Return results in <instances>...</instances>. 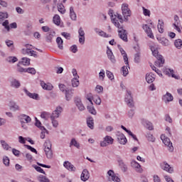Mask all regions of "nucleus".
<instances>
[{
	"label": "nucleus",
	"mask_w": 182,
	"mask_h": 182,
	"mask_svg": "<svg viewBox=\"0 0 182 182\" xmlns=\"http://www.w3.org/2000/svg\"><path fill=\"white\" fill-rule=\"evenodd\" d=\"M92 100L95 102V103L96 105H100V103H102V100L100 99V97H99V96L94 97Z\"/></svg>",
	"instance_id": "48"
},
{
	"label": "nucleus",
	"mask_w": 182,
	"mask_h": 182,
	"mask_svg": "<svg viewBox=\"0 0 182 182\" xmlns=\"http://www.w3.org/2000/svg\"><path fill=\"white\" fill-rule=\"evenodd\" d=\"M39 178L41 182H50L49 179L43 175L40 176Z\"/></svg>",
	"instance_id": "51"
},
{
	"label": "nucleus",
	"mask_w": 182,
	"mask_h": 182,
	"mask_svg": "<svg viewBox=\"0 0 182 182\" xmlns=\"http://www.w3.org/2000/svg\"><path fill=\"white\" fill-rule=\"evenodd\" d=\"M111 20L112 23L118 28V33H119V36L124 42H127V33L126 32V30L123 29V26L120 25V23L117 21V18L116 16H112Z\"/></svg>",
	"instance_id": "1"
},
{
	"label": "nucleus",
	"mask_w": 182,
	"mask_h": 182,
	"mask_svg": "<svg viewBox=\"0 0 182 182\" xmlns=\"http://www.w3.org/2000/svg\"><path fill=\"white\" fill-rule=\"evenodd\" d=\"M178 23H174L173 24V26H174V29H176L177 31V32H178V33H181V28H180V26H178Z\"/></svg>",
	"instance_id": "54"
},
{
	"label": "nucleus",
	"mask_w": 182,
	"mask_h": 182,
	"mask_svg": "<svg viewBox=\"0 0 182 182\" xmlns=\"http://www.w3.org/2000/svg\"><path fill=\"white\" fill-rule=\"evenodd\" d=\"M9 107H10V109L13 110V112H17L18 110H21V108L19 107V105H18L14 102H11Z\"/></svg>",
	"instance_id": "26"
},
{
	"label": "nucleus",
	"mask_w": 182,
	"mask_h": 182,
	"mask_svg": "<svg viewBox=\"0 0 182 182\" xmlns=\"http://www.w3.org/2000/svg\"><path fill=\"white\" fill-rule=\"evenodd\" d=\"M125 102L129 107H134V101H133V97L132 96V92L127 90L125 95Z\"/></svg>",
	"instance_id": "8"
},
{
	"label": "nucleus",
	"mask_w": 182,
	"mask_h": 182,
	"mask_svg": "<svg viewBox=\"0 0 182 182\" xmlns=\"http://www.w3.org/2000/svg\"><path fill=\"white\" fill-rule=\"evenodd\" d=\"M105 70H101L99 73L100 80H105Z\"/></svg>",
	"instance_id": "49"
},
{
	"label": "nucleus",
	"mask_w": 182,
	"mask_h": 182,
	"mask_svg": "<svg viewBox=\"0 0 182 182\" xmlns=\"http://www.w3.org/2000/svg\"><path fill=\"white\" fill-rule=\"evenodd\" d=\"M90 177V174L89 173V171H87V169H84L80 176L82 181H87Z\"/></svg>",
	"instance_id": "17"
},
{
	"label": "nucleus",
	"mask_w": 182,
	"mask_h": 182,
	"mask_svg": "<svg viewBox=\"0 0 182 182\" xmlns=\"http://www.w3.org/2000/svg\"><path fill=\"white\" fill-rule=\"evenodd\" d=\"M118 164L123 173H126L127 171V165L124 164L123 160H119L118 161Z\"/></svg>",
	"instance_id": "27"
},
{
	"label": "nucleus",
	"mask_w": 182,
	"mask_h": 182,
	"mask_svg": "<svg viewBox=\"0 0 182 182\" xmlns=\"http://www.w3.org/2000/svg\"><path fill=\"white\" fill-rule=\"evenodd\" d=\"M117 140L120 144H126V143H127V139L126 138L124 134H123L120 132H117Z\"/></svg>",
	"instance_id": "14"
},
{
	"label": "nucleus",
	"mask_w": 182,
	"mask_h": 182,
	"mask_svg": "<svg viewBox=\"0 0 182 182\" xmlns=\"http://www.w3.org/2000/svg\"><path fill=\"white\" fill-rule=\"evenodd\" d=\"M56 43L58 46L59 49H63V40H62V38L58 37L56 39Z\"/></svg>",
	"instance_id": "38"
},
{
	"label": "nucleus",
	"mask_w": 182,
	"mask_h": 182,
	"mask_svg": "<svg viewBox=\"0 0 182 182\" xmlns=\"http://www.w3.org/2000/svg\"><path fill=\"white\" fill-rule=\"evenodd\" d=\"M41 117L45 120H48V118L50 117V114H49V112H43L41 113Z\"/></svg>",
	"instance_id": "42"
},
{
	"label": "nucleus",
	"mask_w": 182,
	"mask_h": 182,
	"mask_svg": "<svg viewBox=\"0 0 182 182\" xmlns=\"http://www.w3.org/2000/svg\"><path fill=\"white\" fill-rule=\"evenodd\" d=\"M3 26H4L8 31H9V21H8V20H6L4 22H3Z\"/></svg>",
	"instance_id": "58"
},
{
	"label": "nucleus",
	"mask_w": 182,
	"mask_h": 182,
	"mask_svg": "<svg viewBox=\"0 0 182 182\" xmlns=\"http://www.w3.org/2000/svg\"><path fill=\"white\" fill-rule=\"evenodd\" d=\"M7 60L8 62H11V63H15V62H18V58L16 57H9Z\"/></svg>",
	"instance_id": "56"
},
{
	"label": "nucleus",
	"mask_w": 182,
	"mask_h": 182,
	"mask_svg": "<svg viewBox=\"0 0 182 182\" xmlns=\"http://www.w3.org/2000/svg\"><path fill=\"white\" fill-rule=\"evenodd\" d=\"M3 163L6 166H9V158L8 156H4L3 158Z\"/></svg>",
	"instance_id": "59"
},
{
	"label": "nucleus",
	"mask_w": 182,
	"mask_h": 182,
	"mask_svg": "<svg viewBox=\"0 0 182 182\" xmlns=\"http://www.w3.org/2000/svg\"><path fill=\"white\" fill-rule=\"evenodd\" d=\"M70 144L75 146V147H77V149H79V147H80L79 143H77V141L75 139L71 140Z\"/></svg>",
	"instance_id": "53"
},
{
	"label": "nucleus",
	"mask_w": 182,
	"mask_h": 182,
	"mask_svg": "<svg viewBox=\"0 0 182 182\" xmlns=\"http://www.w3.org/2000/svg\"><path fill=\"white\" fill-rule=\"evenodd\" d=\"M24 92L27 95V96H28V97H31V99H36V100L38 97V94L31 93L27 90H24Z\"/></svg>",
	"instance_id": "36"
},
{
	"label": "nucleus",
	"mask_w": 182,
	"mask_h": 182,
	"mask_svg": "<svg viewBox=\"0 0 182 182\" xmlns=\"http://www.w3.org/2000/svg\"><path fill=\"white\" fill-rule=\"evenodd\" d=\"M131 166L132 167H133V168L135 169V171L137 173H142L143 171V168H141V166L140 165V164H139L137 161H132L131 162Z\"/></svg>",
	"instance_id": "15"
},
{
	"label": "nucleus",
	"mask_w": 182,
	"mask_h": 182,
	"mask_svg": "<svg viewBox=\"0 0 182 182\" xmlns=\"http://www.w3.org/2000/svg\"><path fill=\"white\" fill-rule=\"evenodd\" d=\"M19 65H23L24 66H29L31 65V59L28 58H23Z\"/></svg>",
	"instance_id": "29"
},
{
	"label": "nucleus",
	"mask_w": 182,
	"mask_h": 182,
	"mask_svg": "<svg viewBox=\"0 0 182 182\" xmlns=\"http://www.w3.org/2000/svg\"><path fill=\"white\" fill-rule=\"evenodd\" d=\"M70 16L72 21H76L77 16L73 6L70 7Z\"/></svg>",
	"instance_id": "32"
},
{
	"label": "nucleus",
	"mask_w": 182,
	"mask_h": 182,
	"mask_svg": "<svg viewBox=\"0 0 182 182\" xmlns=\"http://www.w3.org/2000/svg\"><path fill=\"white\" fill-rule=\"evenodd\" d=\"M122 15L124 18L127 19L131 15L130 9H129V5L127 4H123L122 6Z\"/></svg>",
	"instance_id": "10"
},
{
	"label": "nucleus",
	"mask_w": 182,
	"mask_h": 182,
	"mask_svg": "<svg viewBox=\"0 0 182 182\" xmlns=\"http://www.w3.org/2000/svg\"><path fill=\"white\" fill-rule=\"evenodd\" d=\"M59 89L61 92H65L66 100L69 101L72 99V96H73V90H66V86L63 84L59 85Z\"/></svg>",
	"instance_id": "6"
},
{
	"label": "nucleus",
	"mask_w": 182,
	"mask_h": 182,
	"mask_svg": "<svg viewBox=\"0 0 182 182\" xmlns=\"http://www.w3.org/2000/svg\"><path fill=\"white\" fill-rule=\"evenodd\" d=\"M31 120V117L26 114H21L20 116V122L23 129H26V127H25V123H30Z\"/></svg>",
	"instance_id": "12"
},
{
	"label": "nucleus",
	"mask_w": 182,
	"mask_h": 182,
	"mask_svg": "<svg viewBox=\"0 0 182 182\" xmlns=\"http://www.w3.org/2000/svg\"><path fill=\"white\" fill-rule=\"evenodd\" d=\"M55 70L58 75H60L63 73V68L58 66L55 68Z\"/></svg>",
	"instance_id": "52"
},
{
	"label": "nucleus",
	"mask_w": 182,
	"mask_h": 182,
	"mask_svg": "<svg viewBox=\"0 0 182 182\" xmlns=\"http://www.w3.org/2000/svg\"><path fill=\"white\" fill-rule=\"evenodd\" d=\"M1 146L4 150H9L11 149V146L5 141H1Z\"/></svg>",
	"instance_id": "47"
},
{
	"label": "nucleus",
	"mask_w": 182,
	"mask_h": 182,
	"mask_svg": "<svg viewBox=\"0 0 182 182\" xmlns=\"http://www.w3.org/2000/svg\"><path fill=\"white\" fill-rule=\"evenodd\" d=\"M11 86H13V87H19V86H21V83L19 82V81L16 80H14L13 81H11Z\"/></svg>",
	"instance_id": "46"
},
{
	"label": "nucleus",
	"mask_w": 182,
	"mask_h": 182,
	"mask_svg": "<svg viewBox=\"0 0 182 182\" xmlns=\"http://www.w3.org/2000/svg\"><path fill=\"white\" fill-rule=\"evenodd\" d=\"M126 65L127 66H123L122 68V73L124 76H127V75H129V69H127V66H129V65Z\"/></svg>",
	"instance_id": "45"
},
{
	"label": "nucleus",
	"mask_w": 182,
	"mask_h": 182,
	"mask_svg": "<svg viewBox=\"0 0 182 182\" xmlns=\"http://www.w3.org/2000/svg\"><path fill=\"white\" fill-rule=\"evenodd\" d=\"M53 23L57 25L58 26H59V25H60V16L58 14H55L53 16Z\"/></svg>",
	"instance_id": "34"
},
{
	"label": "nucleus",
	"mask_w": 182,
	"mask_h": 182,
	"mask_svg": "<svg viewBox=\"0 0 182 182\" xmlns=\"http://www.w3.org/2000/svg\"><path fill=\"white\" fill-rule=\"evenodd\" d=\"M8 18V13L0 12V21H4Z\"/></svg>",
	"instance_id": "50"
},
{
	"label": "nucleus",
	"mask_w": 182,
	"mask_h": 182,
	"mask_svg": "<svg viewBox=\"0 0 182 182\" xmlns=\"http://www.w3.org/2000/svg\"><path fill=\"white\" fill-rule=\"evenodd\" d=\"M28 73H31V75H35V73H36V70H35V68H27V71Z\"/></svg>",
	"instance_id": "57"
},
{
	"label": "nucleus",
	"mask_w": 182,
	"mask_h": 182,
	"mask_svg": "<svg viewBox=\"0 0 182 182\" xmlns=\"http://www.w3.org/2000/svg\"><path fill=\"white\" fill-rule=\"evenodd\" d=\"M26 48L22 49V53L23 55H28V56H33L34 58H38V54L36 53V51L32 50V46L27 44L26 45Z\"/></svg>",
	"instance_id": "5"
},
{
	"label": "nucleus",
	"mask_w": 182,
	"mask_h": 182,
	"mask_svg": "<svg viewBox=\"0 0 182 182\" xmlns=\"http://www.w3.org/2000/svg\"><path fill=\"white\" fill-rule=\"evenodd\" d=\"M159 43L163 45V46H168V45H170V41L166 38H162L159 40Z\"/></svg>",
	"instance_id": "37"
},
{
	"label": "nucleus",
	"mask_w": 182,
	"mask_h": 182,
	"mask_svg": "<svg viewBox=\"0 0 182 182\" xmlns=\"http://www.w3.org/2000/svg\"><path fill=\"white\" fill-rule=\"evenodd\" d=\"M118 48H119V51L121 52V54L123 56L125 65H129V58H127V53H126V51L124 50V49L122 47H120L119 45L118 46Z\"/></svg>",
	"instance_id": "21"
},
{
	"label": "nucleus",
	"mask_w": 182,
	"mask_h": 182,
	"mask_svg": "<svg viewBox=\"0 0 182 182\" xmlns=\"http://www.w3.org/2000/svg\"><path fill=\"white\" fill-rule=\"evenodd\" d=\"M79 75H76L73 80H72V85L73 87H77L79 86Z\"/></svg>",
	"instance_id": "33"
},
{
	"label": "nucleus",
	"mask_w": 182,
	"mask_h": 182,
	"mask_svg": "<svg viewBox=\"0 0 182 182\" xmlns=\"http://www.w3.org/2000/svg\"><path fill=\"white\" fill-rule=\"evenodd\" d=\"M164 75H166L167 76H171V77H173L174 79H180V76L176 75L174 74V70H171L170 68H165L164 69Z\"/></svg>",
	"instance_id": "13"
},
{
	"label": "nucleus",
	"mask_w": 182,
	"mask_h": 182,
	"mask_svg": "<svg viewBox=\"0 0 182 182\" xmlns=\"http://www.w3.org/2000/svg\"><path fill=\"white\" fill-rule=\"evenodd\" d=\"M107 55L112 63H116V58H114L113 52H112V50L109 47H107Z\"/></svg>",
	"instance_id": "20"
},
{
	"label": "nucleus",
	"mask_w": 182,
	"mask_h": 182,
	"mask_svg": "<svg viewBox=\"0 0 182 182\" xmlns=\"http://www.w3.org/2000/svg\"><path fill=\"white\" fill-rule=\"evenodd\" d=\"M41 130H42L41 133V139H45V134L48 133V130H46V128H45V127H41Z\"/></svg>",
	"instance_id": "44"
},
{
	"label": "nucleus",
	"mask_w": 182,
	"mask_h": 182,
	"mask_svg": "<svg viewBox=\"0 0 182 182\" xmlns=\"http://www.w3.org/2000/svg\"><path fill=\"white\" fill-rule=\"evenodd\" d=\"M143 29L148 35L149 38H151V39H154V35H153V31L147 24L143 26Z\"/></svg>",
	"instance_id": "16"
},
{
	"label": "nucleus",
	"mask_w": 182,
	"mask_h": 182,
	"mask_svg": "<svg viewBox=\"0 0 182 182\" xmlns=\"http://www.w3.org/2000/svg\"><path fill=\"white\" fill-rule=\"evenodd\" d=\"M161 140H162L165 146H167L168 150H169V151H173V150H174V147L173 146V143H171V141H170V139L166 136V135L161 134Z\"/></svg>",
	"instance_id": "7"
},
{
	"label": "nucleus",
	"mask_w": 182,
	"mask_h": 182,
	"mask_svg": "<svg viewBox=\"0 0 182 182\" xmlns=\"http://www.w3.org/2000/svg\"><path fill=\"white\" fill-rule=\"evenodd\" d=\"M151 50L152 52V55L156 58L157 60L155 62V65L159 68H161L163 65H164V58H163V55L159 54V50L157 47L154 46H151Z\"/></svg>",
	"instance_id": "2"
},
{
	"label": "nucleus",
	"mask_w": 182,
	"mask_h": 182,
	"mask_svg": "<svg viewBox=\"0 0 182 182\" xmlns=\"http://www.w3.org/2000/svg\"><path fill=\"white\" fill-rule=\"evenodd\" d=\"M142 124L144 126V127L148 129V130H153L154 129L153 124L146 119L142 120Z\"/></svg>",
	"instance_id": "23"
},
{
	"label": "nucleus",
	"mask_w": 182,
	"mask_h": 182,
	"mask_svg": "<svg viewBox=\"0 0 182 182\" xmlns=\"http://www.w3.org/2000/svg\"><path fill=\"white\" fill-rule=\"evenodd\" d=\"M95 31L100 36H102L103 38H110V36L103 31L99 30V28H95Z\"/></svg>",
	"instance_id": "30"
},
{
	"label": "nucleus",
	"mask_w": 182,
	"mask_h": 182,
	"mask_svg": "<svg viewBox=\"0 0 182 182\" xmlns=\"http://www.w3.org/2000/svg\"><path fill=\"white\" fill-rule=\"evenodd\" d=\"M106 75H107V77L109 78L111 80H112V79L114 78V76L113 75V73H112L109 70L106 71Z\"/></svg>",
	"instance_id": "55"
},
{
	"label": "nucleus",
	"mask_w": 182,
	"mask_h": 182,
	"mask_svg": "<svg viewBox=\"0 0 182 182\" xmlns=\"http://www.w3.org/2000/svg\"><path fill=\"white\" fill-rule=\"evenodd\" d=\"M142 9H143L144 15L145 16H149V15H150L149 10L146 9V8H144V7H143Z\"/></svg>",
	"instance_id": "61"
},
{
	"label": "nucleus",
	"mask_w": 182,
	"mask_h": 182,
	"mask_svg": "<svg viewBox=\"0 0 182 182\" xmlns=\"http://www.w3.org/2000/svg\"><path fill=\"white\" fill-rule=\"evenodd\" d=\"M33 168H35V170H36V171H38V173H41L42 174H46V173H45V171H43L42 168H41V166L33 165Z\"/></svg>",
	"instance_id": "43"
},
{
	"label": "nucleus",
	"mask_w": 182,
	"mask_h": 182,
	"mask_svg": "<svg viewBox=\"0 0 182 182\" xmlns=\"http://www.w3.org/2000/svg\"><path fill=\"white\" fill-rule=\"evenodd\" d=\"M107 174L109 176L108 180L109 181H114V182H120L121 181L119 176H116V174L114 173V171H113V170L108 171Z\"/></svg>",
	"instance_id": "11"
},
{
	"label": "nucleus",
	"mask_w": 182,
	"mask_h": 182,
	"mask_svg": "<svg viewBox=\"0 0 182 182\" xmlns=\"http://www.w3.org/2000/svg\"><path fill=\"white\" fill-rule=\"evenodd\" d=\"M157 27L159 33H163L164 32V21L163 20H159Z\"/></svg>",
	"instance_id": "28"
},
{
	"label": "nucleus",
	"mask_w": 182,
	"mask_h": 182,
	"mask_svg": "<svg viewBox=\"0 0 182 182\" xmlns=\"http://www.w3.org/2000/svg\"><path fill=\"white\" fill-rule=\"evenodd\" d=\"M75 102L77 107L79 109V110L82 112L85 109V106L82 103V101L80 100V99L77 98L76 100H75Z\"/></svg>",
	"instance_id": "24"
},
{
	"label": "nucleus",
	"mask_w": 182,
	"mask_h": 182,
	"mask_svg": "<svg viewBox=\"0 0 182 182\" xmlns=\"http://www.w3.org/2000/svg\"><path fill=\"white\" fill-rule=\"evenodd\" d=\"M173 99V95L168 92H166L163 97V100H164V102H172Z\"/></svg>",
	"instance_id": "31"
},
{
	"label": "nucleus",
	"mask_w": 182,
	"mask_h": 182,
	"mask_svg": "<svg viewBox=\"0 0 182 182\" xmlns=\"http://www.w3.org/2000/svg\"><path fill=\"white\" fill-rule=\"evenodd\" d=\"M63 166L64 167L68 170V171H76V168L75 167V166H73V164H72L70 162L66 161L63 163Z\"/></svg>",
	"instance_id": "18"
},
{
	"label": "nucleus",
	"mask_w": 182,
	"mask_h": 182,
	"mask_svg": "<svg viewBox=\"0 0 182 182\" xmlns=\"http://www.w3.org/2000/svg\"><path fill=\"white\" fill-rule=\"evenodd\" d=\"M40 85L44 90H52V89H53V86L52 85L46 84L43 81H41Z\"/></svg>",
	"instance_id": "25"
},
{
	"label": "nucleus",
	"mask_w": 182,
	"mask_h": 182,
	"mask_svg": "<svg viewBox=\"0 0 182 182\" xmlns=\"http://www.w3.org/2000/svg\"><path fill=\"white\" fill-rule=\"evenodd\" d=\"M95 90L98 92V93H102V92H103V87L101 85H97L95 87Z\"/></svg>",
	"instance_id": "62"
},
{
	"label": "nucleus",
	"mask_w": 182,
	"mask_h": 182,
	"mask_svg": "<svg viewBox=\"0 0 182 182\" xmlns=\"http://www.w3.org/2000/svg\"><path fill=\"white\" fill-rule=\"evenodd\" d=\"M44 151L47 159H52V157H53V152H52V143L50 140H46L44 143Z\"/></svg>",
	"instance_id": "4"
},
{
	"label": "nucleus",
	"mask_w": 182,
	"mask_h": 182,
	"mask_svg": "<svg viewBox=\"0 0 182 182\" xmlns=\"http://www.w3.org/2000/svg\"><path fill=\"white\" fill-rule=\"evenodd\" d=\"M25 146H26V147H27V149L28 150H31V151H32V153H36V154L38 153V151H36L35 149V148H33V147H32V146H31L29 145H25Z\"/></svg>",
	"instance_id": "63"
},
{
	"label": "nucleus",
	"mask_w": 182,
	"mask_h": 182,
	"mask_svg": "<svg viewBox=\"0 0 182 182\" xmlns=\"http://www.w3.org/2000/svg\"><path fill=\"white\" fill-rule=\"evenodd\" d=\"M114 139L110 136H106L103 141H100L101 147H107L109 144H113Z\"/></svg>",
	"instance_id": "9"
},
{
	"label": "nucleus",
	"mask_w": 182,
	"mask_h": 182,
	"mask_svg": "<svg viewBox=\"0 0 182 182\" xmlns=\"http://www.w3.org/2000/svg\"><path fill=\"white\" fill-rule=\"evenodd\" d=\"M156 79V77L154 76V74L152 73H148L146 75V80L147 83H153Z\"/></svg>",
	"instance_id": "22"
},
{
	"label": "nucleus",
	"mask_w": 182,
	"mask_h": 182,
	"mask_svg": "<svg viewBox=\"0 0 182 182\" xmlns=\"http://www.w3.org/2000/svg\"><path fill=\"white\" fill-rule=\"evenodd\" d=\"M62 112H63V109L60 106L57 107L55 110L53 112L50 116V119L53 127H58V126H59V122H58V120H56V119H58L59 116H60V113H62Z\"/></svg>",
	"instance_id": "3"
},
{
	"label": "nucleus",
	"mask_w": 182,
	"mask_h": 182,
	"mask_svg": "<svg viewBox=\"0 0 182 182\" xmlns=\"http://www.w3.org/2000/svg\"><path fill=\"white\" fill-rule=\"evenodd\" d=\"M161 167L165 171H168V173H173V168L170 166L166 162H163L162 164H161Z\"/></svg>",
	"instance_id": "19"
},
{
	"label": "nucleus",
	"mask_w": 182,
	"mask_h": 182,
	"mask_svg": "<svg viewBox=\"0 0 182 182\" xmlns=\"http://www.w3.org/2000/svg\"><path fill=\"white\" fill-rule=\"evenodd\" d=\"M87 124L90 127V129H93V128L95 127V122H93V118H88L87 119Z\"/></svg>",
	"instance_id": "35"
},
{
	"label": "nucleus",
	"mask_w": 182,
	"mask_h": 182,
	"mask_svg": "<svg viewBox=\"0 0 182 182\" xmlns=\"http://www.w3.org/2000/svg\"><path fill=\"white\" fill-rule=\"evenodd\" d=\"M175 46L177 49H181L182 48V41L181 39H178L175 41Z\"/></svg>",
	"instance_id": "41"
},
{
	"label": "nucleus",
	"mask_w": 182,
	"mask_h": 182,
	"mask_svg": "<svg viewBox=\"0 0 182 182\" xmlns=\"http://www.w3.org/2000/svg\"><path fill=\"white\" fill-rule=\"evenodd\" d=\"M87 100H89V102H91V105H93V102H92V100H93L94 97H93V95H92V93H90L87 95Z\"/></svg>",
	"instance_id": "64"
},
{
	"label": "nucleus",
	"mask_w": 182,
	"mask_h": 182,
	"mask_svg": "<svg viewBox=\"0 0 182 182\" xmlns=\"http://www.w3.org/2000/svg\"><path fill=\"white\" fill-rule=\"evenodd\" d=\"M87 110L89 113L91 114H96L97 112L96 109H95V107H93V104H91V105L87 106Z\"/></svg>",
	"instance_id": "39"
},
{
	"label": "nucleus",
	"mask_w": 182,
	"mask_h": 182,
	"mask_svg": "<svg viewBox=\"0 0 182 182\" xmlns=\"http://www.w3.org/2000/svg\"><path fill=\"white\" fill-rule=\"evenodd\" d=\"M134 62H136V63H139V62H140V53H137L136 54H135Z\"/></svg>",
	"instance_id": "60"
},
{
	"label": "nucleus",
	"mask_w": 182,
	"mask_h": 182,
	"mask_svg": "<svg viewBox=\"0 0 182 182\" xmlns=\"http://www.w3.org/2000/svg\"><path fill=\"white\" fill-rule=\"evenodd\" d=\"M58 12H60V14H62V15H63V14H65L66 12V10L65 9V6H63V4H60L58 5Z\"/></svg>",
	"instance_id": "40"
}]
</instances>
